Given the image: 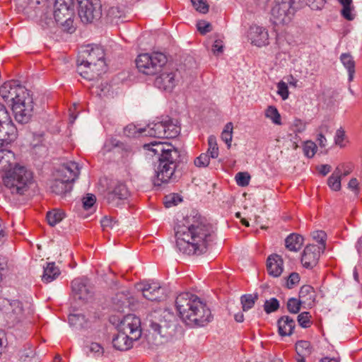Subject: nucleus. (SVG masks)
<instances>
[{"instance_id":"nucleus-1","label":"nucleus","mask_w":362,"mask_h":362,"mask_svg":"<svg viewBox=\"0 0 362 362\" xmlns=\"http://www.w3.org/2000/svg\"><path fill=\"white\" fill-rule=\"evenodd\" d=\"M175 232L177 249L189 255L206 252L215 237L213 226L196 212L180 221Z\"/></svg>"},{"instance_id":"nucleus-2","label":"nucleus","mask_w":362,"mask_h":362,"mask_svg":"<svg viewBox=\"0 0 362 362\" xmlns=\"http://www.w3.org/2000/svg\"><path fill=\"white\" fill-rule=\"evenodd\" d=\"M175 305L180 317L189 326L204 327L213 320L210 309L197 296L185 292L178 295Z\"/></svg>"},{"instance_id":"nucleus-3","label":"nucleus","mask_w":362,"mask_h":362,"mask_svg":"<svg viewBox=\"0 0 362 362\" xmlns=\"http://www.w3.org/2000/svg\"><path fill=\"white\" fill-rule=\"evenodd\" d=\"M144 148L157 155L159 164L156 170L153 185L160 186L168 182L175 174L180 158L179 151L171 144L163 142H151L144 145Z\"/></svg>"},{"instance_id":"nucleus-4","label":"nucleus","mask_w":362,"mask_h":362,"mask_svg":"<svg viewBox=\"0 0 362 362\" xmlns=\"http://www.w3.org/2000/svg\"><path fill=\"white\" fill-rule=\"evenodd\" d=\"M103 49L97 45H87L78 53L76 63L78 74L88 80L97 78L105 68Z\"/></svg>"},{"instance_id":"nucleus-5","label":"nucleus","mask_w":362,"mask_h":362,"mask_svg":"<svg viewBox=\"0 0 362 362\" xmlns=\"http://www.w3.org/2000/svg\"><path fill=\"white\" fill-rule=\"evenodd\" d=\"M3 183L11 194H25L33 184V173L24 166L16 165L3 176Z\"/></svg>"},{"instance_id":"nucleus-6","label":"nucleus","mask_w":362,"mask_h":362,"mask_svg":"<svg viewBox=\"0 0 362 362\" xmlns=\"http://www.w3.org/2000/svg\"><path fill=\"white\" fill-rule=\"evenodd\" d=\"M78 164L76 162H67L62 165L58 170L57 177L52 181L51 191L57 194L63 195L71 190V183L79 175Z\"/></svg>"},{"instance_id":"nucleus-7","label":"nucleus","mask_w":362,"mask_h":362,"mask_svg":"<svg viewBox=\"0 0 362 362\" xmlns=\"http://www.w3.org/2000/svg\"><path fill=\"white\" fill-rule=\"evenodd\" d=\"M149 317L148 326L156 333L165 338L173 336L176 325L173 313L165 310L154 312Z\"/></svg>"},{"instance_id":"nucleus-8","label":"nucleus","mask_w":362,"mask_h":362,"mask_svg":"<svg viewBox=\"0 0 362 362\" xmlns=\"http://www.w3.org/2000/svg\"><path fill=\"white\" fill-rule=\"evenodd\" d=\"M0 310L9 327L21 322L25 317L24 303L18 299L4 298L0 304Z\"/></svg>"},{"instance_id":"nucleus-9","label":"nucleus","mask_w":362,"mask_h":362,"mask_svg":"<svg viewBox=\"0 0 362 362\" xmlns=\"http://www.w3.org/2000/svg\"><path fill=\"white\" fill-rule=\"evenodd\" d=\"M167 61L166 56L161 52L145 53L137 57L136 65L141 73L153 76L162 70Z\"/></svg>"},{"instance_id":"nucleus-10","label":"nucleus","mask_w":362,"mask_h":362,"mask_svg":"<svg viewBox=\"0 0 362 362\" xmlns=\"http://www.w3.org/2000/svg\"><path fill=\"white\" fill-rule=\"evenodd\" d=\"M74 3V0H55L52 11L57 23L70 33L75 30L73 26Z\"/></svg>"},{"instance_id":"nucleus-11","label":"nucleus","mask_w":362,"mask_h":362,"mask_svg":"<svg viewBox=\"0 0 362 362\" xmlns=\"http://www.w3.org/2000/svg\"><path fill=\"white\" fill-rule=\"evenodd\" d=\"M294 0H274L271 9V21L275 25L289 24L295 15Z\"/></svg>"},{"instance_id":"nucleus-12","label":"nucleus","mask_w":362,"mask_h":362,"mask_svg":"<svg viewBox=\"0 0 362 362\" xmlns=\"http://www.w3.org/2000/svg\"><path fill=\"white\" fill-rule=\"evenodd\" d=\"M17 135V128L11 120L7 108L0 103V147L14 141Z\"/></svg>"},{"instance_id":"nucleus-13","label":"nucleus","mask_w":362,"mask_h":362,"mask_svg":"<svg viewBox=\"0 0 362 362\" xmlns=\"http://www.w3.org/2000/svg\"><path fill=\"white\" fill-rule=\"evenodd\" d=\"M0 95L7 103H11V105L30 97L29 91L17 81L5 82L0 87Z\"/></svg>"},{"instance_id":"nucleus-14","label":"nucleus","mask_w":362,"mask_h":362,"mask_svg":"<svg viewBox=\"0 0 362 362\" xmlns=\"http://www.w3.org/2000/svg\"><path fill=\"white\" fill-rule=\"evenodd\" d=\"M78 16L83 23H90L100 18L102 14L100 0H77Z\"/></svg>"},{"instance_id":"nucleus-15","label":"nucleus","mask_w":362,"mask_h":362,"mask_svg":"<svg viewBox=\"0 0 362 362\" xmlns=\"http://www.w3.org/2000/svg\"><path fill=\"white\" fill-rule=\"evenodd\" d=\"M118 330L130 335L131 339H139L142 331L140 318L134 314L125 315L118 325Z\"/></svg>"},{"instance_id":"nucleus-16","label":"nucleus","mask_w":362,"mask_h":362,"mask_svg":"<svg viewBox=\"0 0 362 362\" xmlns=\"http://www.w3.org/2000/svg\"><path fill=\"white\" fill-rule=\"evenodd\" d=\"M12 110L16 120L21 124L28 123L33 112V102L31 96L24 98L18 103L13 104Z\"/></svg>"},{"instance_id":"nucleus-17","label":"nucleus","mask_w":362,"mask_h":362,"mask_svg":"<svg viewBox=\"0 0 362 362\" xmlns=\"http://www.w3.org/2000/svg\"><path fill=\"white\" fill-rule=\"evenodd\" d=\"M43 0H13L15 11L29 18L37 17L40 8L37 7Z\"/></svg>"},{"instance_id":"nucleus-18","label":"nucleus","mask_w":362,"mask_h":362,"mask_svg":"<svg viewBox=\"0 0 362 362\" xmlns=\"http://www.w3.org/2000/svg\"><path fill=\"white\" fill-rule=\"evenodd\" d=\"M71 289L74 297L82 300H88L93 294V288L86 278L73 280Z\"/></svg>"},{"instance_id":"nucleus-19","label":"nucleus","mask_w":362,"mask_h":362,"mask_svg":"<svg viewBox=\"0 0 362 362\" xmlns=\"http://www.w3.org/2000/svg\"><path fill=\"white\" fill-rule=\"evenodd\" d=\"M137 289L142 292L143 296L147 300H160L164 289L158 283L142 282L137 285Z\"/></svg>"},{"instance_id":"nucleus-20","label":"nucleus","mask_w":362,"mask_h":362,"mask_svg":"<svg viewBox=\"0 0 362 362\" xmlns=\"http://www.w3.org/2000/svg\"><path fill=\"white\" fill-rule=\"evenodd\" d=\"M320 255V247L315 245H307L303 252L301 263L306 269H312L318 262Z\"/></svg>"},{"instance_id":"nucleus-21","label":"nucleus","mask_w":362,"mask_h":362,"mask_svg":"<svg viewBox=\"0 0 362 362\" xmlns=\"http://www.w3.org/2000/svg\"><path fill=\"white\" fill-rule=\"evenodd\" d=\"M129 196V191L126 185L122 182H117L112 190L109 191L105 199L112 206H118L119 201L127 199Z\"/></svg>"},{"instance_id":"nucleus-22","label":"nucleus","mask_w":362,"mask_h":362,"mask_svg":"<svg viewBox=\"0 0 362 362\" xmlns=\"http://www.w3.org/2000/svg\"><path fill=\"white\" fill-rule=\"evenodd\" d=\"M175 76L174 71H164L156 78L154 85L160 90L170 92L177 84Z\"/></svg>"},{"instance_id":"nucleus-23","label":"nucleus","mask_w":362,"mask_h":362,"mask_svg":"<svg viewBox=\"0 0 362 362\" xmlns=\"http://www.w3.org/2000/svg\"><path fill=\"white\" fill-rule=\"evenodd\" d=\"M249 37L252 43L257 47L269 44V33L267 30L263 27L257 25L250 26Z\"/></svg>"},{"instance_id":"nucleus-24","label":"nucleus","mask_w":362,"mask_h":362,"mask_svg":"<svg viewBox=\"0 0 362 362\" xmlns=\"http://www.w3.org/2000/svg\"><path fill=\"white\" fill-rule=\"evenodd\" d=\"M283 259L280 255L273 254L269 256L267 262V269L269 275L279 277L283 272Z\"/></svg>"},{"instance_id":"nucleus-25","label":"nucleus","mask_w":362,"mask_h":362,"mask_svg":"<svg viewBox=\"0 0 362 362\" xmlns=\"http://www.w3.org/2000/svg\"><path fill=\"white\" fill-rule=\"evenodd\" d=\"M139 132L144 134L146 136L162 139L165 138V122L163 120L151 123L146 128L140 129Z\"/></svg>"},{"instance_id":"nucleus-26","label":"nucleus","mask_w":362,"mask_h":362,"mask_svg":"<svg viewBox=\"0 0 362 362\" xmlns=\"http://www.w3.org/2000/svg\"><path fill=\"white\" fill-rule=\"evenodd\" d=\"M131 338L130 335L119 331V333L112 339L113 346L119 351H127L133 346V342L138 340Z\"/></svg>"},{"instance_id":"nucleus-27","label":"nucleus","mask_w":362,"mask_h":362,"mask_svg":"<svg viewBox=\"0 0 362 362\" xmlns=\"http://www.w3.org/2000/svg\"><path fill=\"white\" fill-rule=\"evenodd\" d=\"M4 147L6 146L0 147V171L6 173L9 170H12L11 166L15 163V156L11 151L3 148Z\"/></svg>"},{"instance_id":"nucleus-28","label":"nucleus","mask_w":362,"mask_h":362,"mask_svg":"<svg viewBox=\"0 0 362 362\" xmlns=\"http://www.w3.org/2000/svg\"><path fill=\"white\" fill-rule=\"evenodd\" d=\"M41 15L40 16L37 22L43 29H49L54 27L57 21L53 16L52 10L44 4L42 6Z\"/></svg>"},{"instance_id":"nucleus-29","label":"nucleus","mask_w":362,"mask_h":362,"mask_svg":"<svg viewBox=\"0 0 362 362\" xmlns=\"http://www.w3.org/2000/svg\"><path fill=\"white\" fill-rule=\"evenodd\" d=\"M295 326V321L289 316H283L278 320L279 333L281 336H290Z\"/></svg>"},{"instance_id":"nucleus-30","label":"nucleus","mask_w":362,"mask_h":362,"mask_svg":"<svg viewBox=\"0 0 362 362\" xmlns=\"http://www.w3.org/2000/svg\"><path fill=\"white\" fill-rule=\"evenodd\" d=\"M316 294L314 288L310 285H303L299 291V299L303 304L309 306L313 305L315 303Z\"/></svg>"},{"instance_id":"nucleus-31","label":"nucleus","mask_w":362,"mask_h":362,"mask_svg":"<svg viewBox=\"0 0 362 362\" xmlns=\"http://www.w3.org/2000/svg\"><path fill=\"white\" fill-rule=\"evenodd\" d=\"M59 274V269L55 266V264L54 262H49L47 266L44 267L42 280L44 283L48 284L56 279Z\"/></svg>"},{"instance_id":"nucleus-32","label":"nucleus","mask_w":362,"mask_h":362,"mask_svg":"<svg viewBox=\"0 0 362 362\" xmlns=\"http://www.w3.org/2000/svg\"><path fill=\"white\" fill-rule=\"evenodd\" d=\"M303 238L298 234H291L285 240V245L291 251H298L303 245Z\"/></svg>"},{"instance_id":"nucleus-33","label":"nucleus","mask_w":362,"mask_h":362,"mask_svg":"<svg viewBox=\"0 0 362 362\" xmlns=\"http://www.w3.org/2000/svg\"><path fill=\"white\" fill-rule=\"evenodd\" d=\"M340 60L348 71V80L352 81L355 74V62L350 54L343 53L340 56Z\"/></svg>"},{"instance_id":"nucleus-34","label":"nucleus","mask_w":362,"mask_h":362,"mask_svg":"<svg viewBox=\"0 0 362 362\" xmlns=\"http://www.w3.org/2000/svg\"><path fill=\"white\" fill-rule=\"evenodd\" d=\"M83 351L88 356L100 358L103 356L104 349L100 344L91 342L90 344L84 346Z\"/></svg>"},{"instance_id":"nucleus-35","label":"nucleus","mask_w":362,"mask_h":362,"mask_svg":"<svg viewBox=\"0 0 362 362\" xmlns=\"http://www.w3.org/2000/svg\"><path fill=\"white\" fill-rule=\"evenodd\" d=\"M341 169L337 167L332 175L328 178L327 184L329 187L334 191H339L341 189Z\"/></svg>"},{"instance_id":"nucleus-36","label":"nucleus","mask_w":362,"mask_h":362,"mask_svg":"<svg viewBox=\"0 0 362 362\" xmlns=\"http://www.w3.org/2000/svg\"><path fill=\"white\" fill-rule=\"evenodd\" d=\"M64 217V214L62 211L59 209H54L47 212V220L51 226H54L59 223Z\"/></svg>"},{"instance_id":"nucleus-37","label":"nucleus","mask_w":362,"mask_h":362,"mask_svg":"<svg viewBox=\"0 0 362 362\" xmlns=\"http://www.w3.org/2000/svg\"><path fill=\"white\" fill-rule=\"evenodd\" d=\"M165 129V138L176 137L180 132V127L173 122L170 119H164Z\"/></svg>"},{"instance_id":"nucleus-38","label":"nucleus","mask_w":362,"mask_h":362,"mask_svg":"<svg viewBox=\"0 0 362 362\" xmlns=\"http://www.w3.org/2000/svg\"><path fill=\"white\" fill-rule=\"evenodd\" d=\"M257 299L258 295L257 293L254 295H243L240 298L243 311H247L248 310L251 309L254 306Z\"/></svg>"},{"instance_id":"nucleus-39","label":"nucleus","mask_w":362,"mask_h":362,"mask_svg":"<svg viewBox=\"0 0 362 362\" xmlns=\"http://www.w3.org/2000/svg\"><path fill=\"white\" fill-rule=\"evenodd\" d=\"M296 351L298 356H307L311 354L310 344L308 341L301 340L296 344Z\"/></svg>"},{"instance_id":"nucleus-40","label":"nucleus","mask_w":362,"mask_h":362,"mask_svg":"<svg viewBox=\"0 0 362 362\" xmlns=\"http://www.w3.org/2000/svg\"><path fill=\"white\" fill-rule=\"evenodd\" d=\"M265 117L270 119L275 124H281V115L274 106L270 105L265 110Z\"/></svg>"},{"instance_id":"nucleus-41","label":"nucleus","mask_w":362,"mask_h":362,"mask_svg":"<svg viewBox=\"0 0 362 362\" xmlns=\"http://www.w3.org/2000/svg\"><path fill=\"white\" fill-rule=\"evenodd\" d=\"M208 151L207 154L211 158H216L218 156V147L216 142V138L214 135H211L208 138Z\"/></svg>"},{"instance_id":"nucleus-42","label":"nucleus","mask_w":362,"mask_h":362,"mask_svg":"<svg viewBox=\"0 0 362 362\" xmlns=\"http://www.w3.org/2000/svg\"><path fill=\"white\" fill-rule=\"evenodd\" d=\"M302 304L303 303L300 299L291 298L287 302V309L291 313L296 314L300 311Z\"/></svg>"},{"instance_id":"nucleus-43","label":"nucleus","mask_w":362,"mask_h":362,"mask_svg":"<svg viewBox=\"0 0 362 362\" xmlns=\"http://www.w3.org/2000/svg\"><path fill=\"white\" fill-rule=\"evenodd\" d=\"M233 129V124L231 122H228L226 124L224 129L221 133L222 140L225 141L228 146L230 145V142L232 141Z\"/></svg>"},{"instance_id":"nucleus-44","label":"nucleus","mask_w":362,"mask_h":362,"mask_svg":"<svg viewBox=\"0 0 362 362\" xmlns=\"http://www.w3.org/2000/svg\"><path fill=\"white\" fill-rule=\"evenodd\" d=\"M279 308V300L276 298L267 300L264 305V310L267 313L276 311Z\"/></svg>"},{"instance_id":"nucleus-45","label":"nucleus","mask_w":362,"mask_h":362,"mask_svg":"<svg viewBox=\"0 0 362 362\" xmlns=\"http://www.w3.org/2000/svg\"><path fill=\"white\" fill-rule=\"evenodd\" d=\"M317 151L316 144L312 141H307L303 145L304 155L308 158H313Z\"/></svg>"},{"instance_id":"nucleus-46","label":"nucleus","mask_w":362,"mask_h":362,"mask_svg":"<svg viewBox=\"0 0 362 362\" xmlns=\"http://www.w3.org/2000/svg\"><path fill=\"white\" fill-rule=\"evenodd\" d=\"M114 303L115 304V309L119 312H122L124 308L129 306V301L124 298L123 294H117L114 298Z\"/></svg>"},{"instance_id":"nucleus-47","label":"nucleus","mask_w":362,"mask_h":362,"mask_svg":"<svg viewBox=\"0 0 362 362\" xmlns=\"http://www.w3.org/2000/svg\"><path fill=\"white\" fill-rule=\"evenodd\" d=\"M210 158L207 153H202L194 159V163L197 167L206 168L209 164Z\"/></svg>"},{"instance_id":"nucleus-48","label":"nucleus","mask_w":362,"mask_h":362,"mask_svg":"<svg viewBox=\"0 0 362 362\" xmlns=\"http://www.w3.org/2000/svg\"><path fill=\"white\" fill-rule=\"evenodd\" d=\"M250 176L248 173L240 172L235 175L237 184L241 187H246L249 185Z\"/></svg>"},{"instance_id":"nucleus-49","label":"nucleus","mask_w":362,"mask_h":362,"mask_svg":"<svg viewBox=\"0 0 362 362\" xmlns=\"http://www.w3.org/2000/svg\"><path fill=\"white\" fill-rule=\"evenodd\" d=\"M311 315L308 312H303L298 316V322L303 328L309 327L312 322L310 321Z\"/></svg>"},{"instance_id":"nucleus-50","label":"nucleus","mask_w":362,"mask_h":362,"mask_svg":"<svg viewBox=\"0 0 362 362\" xmlns=\"http://www.w3.org/2000/svg\"><path fill=\"white\" fill-rule=\"evenodd\" d=\"M326 233L322 230H316L312 233L313 238L320 244V250H324L325 247V240H326Z\"/></svg>"},{"instance_id":"nucleus-51","label":"nucleus","mask_w":362,"mask_h":362,"mask_svg":"<svg viewBox=\"0 0 362 362\" xmlns=\"http://www.w3.org/2000/svg\"><path fill=\"white\" fill-rule=\"evenodd\" d=\"M194 8L202 13H206L209 11V5L206 0H191Z\"/></svg>"},{"instance_id":"nucleus-52","label":"nucleus","mask_w":362,"mask_h":362,"mask_svg":"<svg viewBox=\"0 0 362 362\" xmlns=\"http://www.w3.org/2000/svg\"><path fill=\"white\" fill-rule=\"evenodd\" d=\"M85 316L79 314H71L69 316V322L71 326H83Z\"/></svg>"},{"instance_id":"nucleus-53","label":"nucleus","mask_w":362,"mask_h":362,"mask_svg":"<svg viewBox=\"0 0 362 362\" xmlns=\"http://www.w3.org/2000/svg\"><path fill=\"white\" fill-rule=\"evenodd\" d=\"M277 93L282 98L286 100L288 98L289 92L287 83L284 81H280L277 84Z\"/></svg>"},{"instance_id":"nucleus-54","label":"nucleus","mask_w":362,"mask_h":362,"mask_svg":"<svg viewBox=\"0 0 362 362\" xmlns=\"http://www.w3.org/2000/svg\"><path fill=\"white\" fill-rule=\"evenodd\" d=\"M300 281V276L296 272H292L287 278L286 287L289 289L293 288Z\"/></svg>"},{"instance_id":"nucleus-55","label":"nucleus","mask_w":362,"mask_h":362,"mask_svg":"<svg viewBox=\"0 0 362 362\" xmlns=\"http://www.w3.org/2000/svg\"><path fill=\"white\" fill-rule=\"evenodd\" d=\"M354 6H344L341 11V16L347 21H352L355 18V15L353 13Z\"/></svg>"},{"instance_id":"nucleus-56","label":"nucleus","mask_w":362,"mask_h":362,"mask_svg":"<svg viewBox=\"0 0 362 362\" xmlns=\"http://www.w3.org/2000/svg\"><path fill=\"white\" fill-rule=\"evenodd\" d=\"M96 201L95 196L92 194H88L87 197L83 199V207L86 210L90 209L93 206Z\"/></svg>"},{"instance_id":"nucleus-57","label":"nucleus","mask_w":362,"mask_h":362,"mask_svg":"<svg viewBox=\"0 0 362 362\" xmlns=\"http://www.w3.org/2000/svg\"><path fill=\"white\" fill-rule=\"evenodd\" d=\"M122 15V11L119 10L117 6H112L107 11V16L111 20L113 21L117 18H119Z\"/></svg>"},{"instance_id":"nucleus-58","label":"nucleus","mask_w":362,"mask_h":362,"mask_svg":"<svg viewBox=\"0 0 362 362\" xmlns=\"http://www.w3.org/2000/svg\"><path fill=\"white\" fill-rule=\"evenodd\" d=\"M293 131L296 133H301L305 130L306 123L300 119H295L292 124Z\"/></svg>"},{"instance_id":"nucleus-59","label":"nucleus","mask_w":362,"mask_h":362,"mask_svg":"<svg viewBox=\"0 0 362 362\" xmlns=\"http://www.w3.org/2000/svg\"><path fill=\"white\" fill-rule=\"evenodd\" d=\"M326 3V0H308V5L313 10L322 9Z\"/></svg>"},{"instance_id":"nucleus-60","label":"nucleus","mask_w":362,"mask_h":362,"mask_svg":"<svg viewBox=\"0 0 362 362\" xmlns=\"http://www.w3.org/2000/svg\"><path fill=\"white\" fill-rule=\"evenodd\" d=\"M103 230L112 228L116 224V221L112 217L105 216L100 221Z\"/></svg>"},{"instance_id":"nucleus-61","label":"nucleus","mask_w":362,"mask_h":362,"mask_svg":"<svg viewBox=\"0 0 362 362\" xmlns=\"http://www.w3.org/2000/svg\"><path fill=\"white\" fill-rule=\"evenodd\" d=\"M338 167H340L341 169V178L349 175L352 172L354 168V165L352 163H343L341 165H339Z\"/></svg>"},{"instance_id":"nucleus-62","label":"nucleus","mask_w":362,"mask_h":362,"mask_svg":"<svg viewBox=\"0 0 362 362\" xmlns=\"http://www.w3.org/2000/svg\"><path fill=\"white\" fill-rule=\"evenodd\" d=\"M198 30L202 34H205L211 30V25L209 23L203 21L199 22L197 25Z\"/></svg>"},{"instance_id":"nucleus-63","label":"nucleus","mask_w":362,"mask_h":362,"mask_svg":"<svg viewBox=\"0 0 362 362\" xmlns=\"http://www.w3.org/2000/svg\"><path fill=\"white\" fill-rule=\"evenodd\" d=\"M35 355L33 347L29 346L28 349H25L21 352V358L26 361L28 358H32Z\"/></svg>"},{"instance_id":"nucleus-64","label":"nucleus","mask_w":362,"mask_h":362,"mask_svg":"<svg viewBox=\"0 0 362 362\" xmlns=\"http://www.w3.org/2000/svg\"><path fill=\"white\" fill-rule=\"evenodd\" d=\"M223 46L221 40H216L213 45V52L216 54H219L223 52Z\"/></svg>"}]
</instances>
